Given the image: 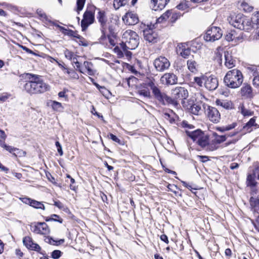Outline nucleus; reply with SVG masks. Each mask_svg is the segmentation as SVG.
Segmentation results:
<instances>
[{"label": "nucleus", "instance_id": "obj_41", "mask_svg": "<svg viewBox=\"0 0 259 259\" xmlns=\"http://www.w3.org/2000/svg\"><path fill=\"white\" fill-rule=\"evenodd\" d=\"M85 2V0H77L76 11L78 14L83 9Z\"/></svg>", "mask_w": 259, "mask_h": 259}, {"label": "nucleus", "instance_id": "obj_9", "mask_svg": "<svg viewBox=\"0 0 259 259\" xmlns=\"http://www.w3.org/2000/svg\"><path fill=\"white\" fill-rule=\"evenodd\" d=\"M204 107L205 113L210 121L213 123H218L221 119V114L218 109L215 107L206 105Z\"/></svg>", "mask_w": 259, "mask_h": 259}, {"label": "nucleus", "instance_id": "obj_26", "mask_svg": "<svg viewBox=\"0 0 259 259\" xmlns=\"http://www.w3.org/2000/svg\"><path fill=\"white\" fill-rule=\"evenodd\" d=\"M187 65L188 69L191 72L195 73L197 71L198 64L195 61L192 59H189L187 61Z\"/></svg>", "mask_w": 259, "mask_h": 259}, {"label": "nucleus", "instance_id": "obj_57", "mask_svg": "<svg viewBox=\"0 0 259 259\" xmlns=\"http://www.w3.org/2000/svg\"><path fill=\"white\" fill-rule=\"evenodd\" d=\"M108 137H109L111 139H112L113 141L118 143V144H121V141L120 139H119L116 136H115L114 135L111 134V133H110L109 135H108Z\"/></svg>", "mask_w": 259, "mask_h": 259}, {"label": "nucleus", "instance_id": "obj_51", "mask_svg": "<svg viewBox=\"0 0 259 259\" xmlns=\"http://www.w3.org/2000/svg\"><path fill=\"white\" fill-rule=\"evenodd\" d=\"M66 72L70 75V76L73 78H78V75L76 73V72L73 70V69H67L66 71Z\"/></svg>", "mask_w": 259, "mask_h": 259}, {"label": "nucleus", "instance_id": "obj_55", "mask_svg": "<svg viewBox=\"0 0 259 259\" xmlns=\"http://www.w3.org/2000/svg\"><path fill=\"white\" fill-rule=\"evenodd\" d=\"M241 113L244 116H251L252 115L253 112L249 110L245 109L244 108H242L241 109Z\"/></svg>", "mask_w": 259, "mask_h": 259}, {"label": "nucleus", "instance_id": "obj_38", "mask_svg": "<svg viewBox=\"0 0 259 259\" xmlns=\"http://www.w3.org/2000/svg\"><path fill=\"white\" fill-rule=\"evenodd\" d=\"M214 136H215L214 141L217 144H221L223 142L225 141L227 139L226 135H222L219 136L217 135V134L215 133L213 134Z\"/></svg>", "mask_w": 259, "mask_h": 259}, {"label": "nucleus", "instance_id": "obj_44", "mask_svg": "<svg viewBox=\"0 0 259 259\" xmlns=\"http://www.w3.org/2000/svg\"><path fill=\"white\" fill-rule=\"evenodd\" d=\"M64 53L65 57L67 59H69L70 60H73V58L75 57L74 53L69 51L68 49H66L64 51Z\"/></svg>", "mask_w": 259, "mask_h": 259}, {"label": "nucleus", "instance_id": "obj_17", "mask_svg": "<svg viewBox=\"0 0 259 259\" xmlns=\"http://www.w3.org/2000/svg\"><path fill=\"white\" fill-rule=\"evenodd\" d=\"M124 22L127 25H134L139 22V18L137 14L133 12L126 13L122 17Z\"/></svg>", "mask_w": 259, "mask_h": 259}, {"label": "nucleus", "instance_id": "obj_47", "mask_svg": "<svg viewBox=\"0 0 259 259\" xmlns=\"http://www.w3.org/2000/svg\"><path fill=\"white\" fill-rule=\"evenodd\" d=\"M46 177L48 180L50 182L52 183L53 184L60 187H61V186L60 185L58 184L56 182L55 178L50 172L46 173Z\"/></svg>", "mask_w": 259, "mask_h": 259}, {"label": "nucleus", "instance_id": "obj_27", "mask_svg": "<svg viewBox=\"0 0 259 259\" xmlns=\"http://www.w3.org/2000/svg\"><path fill=\"white\" fill-rule=\"evenodd\" d=\"M251 29H259V12L253 15L250 19Z\"/></svg>", "mask_w": 259, "mask_h": 259}, {"label": "nucleus", "instance_id": "obj_16", "mask_svg": "<svg viewBox=\"0 0 259 259\" xmlns=\"http://www.w3.org/2000/svg\"><path fill=\"white\" fill-rule=\"evenodd\" d=\"M161 81L167 85L176 84L178 82V77L174 73H166L161 77Z\"/></svg>", "mask_w": 259, "mask_h": 259}, {"label": "nucleus", "instance_id": "obj_52", "mask_svg": "<svg viewBox=\"0 0 259 259\" xmlns=\"http://www.w3.org/2000/svg\"><path fill=\"white\" fill-rule=\"evenodd\" d=\"M172 16L171 18V22H174L176 21L178 18L181 16V14L179 12H174L172 13Z\"/></svg>", "mask_w": 259, "mask_h": 259}, {"label": "nucleus", "instance_id": "obj_42", "mask_svg": "<svg viewBox=\"0 0 259 259\" xmlns=\"http://www.w3.org/2000/svg\"><path fill=\"white\" fill-rule=\"evenodd\" d=\"M72 63L75 65L76 70H78L80 73H84V72L82 70L80 63L77 61L76 57H74L72 60Z\"/></svg>", "mask_w": 259, "mask_h": 259}, {"label": "nucleus", "instance_id": "obj_43", "mask_svg": "<svg viewBox=\"0 0 259 259\" xmlns=\"http://www.w3.org/2000/svg\"><path fill=\"white\" fill-rule=\"evenodd\" d=\"M36 13H37V15L39 16V17H40V18L42 21L45 20L46 21H49V20L47 15L42 10L38 9L36 11Z\"/></svg>", "mask_w": 259, "mask_h": 259}, {"label": "nucleus", "instance_id": "obj_54", "mask_svg": "<svg viewBox=\"0 0 259 259\" xmlns=\"http://www.w3.org/2000/svg\"><path fill=\"white\" fill-rule=\"evenodd\" d=\"M114 51L115 53L117 54L119 57H122L123 56V53L121 51L120 48L118 46H116V47H115V48L114 49Z\"/></svg>", "mask_w": 259, "mask_h": 259}, {"label": "nucleus", "instance_id": "obj_18", "mask_svg": "<svg viewBox=\"0 0 259 259\" xmlns=\"http://www.w3.org/2000/svg\"><path fill=\"white\" fill-rule=\"evenodd\" d=\"M170 0H151L150 3V8L154 10H161L165 8Z\"/></svg>", "mask_w": 259, "mask_h": 259}, {"label": "nucleus", "instance_id": "obj_56", "mask_svg": "<svg viewBox=\"0 0 259 259\" xmlns=\"http://www.w3.org/2000/svg\"><path fill=\"white\" fill-rule=\"evenodd\" d=\"M252 83L254 87L259 88V75L254 76Z\"/></svg>", "mask_w": 259, "mask_h": 259}, {"label": "nucleus", "instance_id": "obj_3", "mask_svg": "<svg viewBox=\"0 0 259 259\" xmlns=\"http://www.w3.org/2000/svg\"><path fill=\"white\" fill-rule=\"evenodd\" d=\"M228 21L230 25L238 29L245 31L251 29L250 19L242 14L231 15Z\"/></svg>", "mask_w": 259, "mask_h": 259}, {"label": "nucleus", "instance_id": "obj_37", "mask_svg": "<svg viewBox=\"0 0 259 259\" xmlns=\"http://www.w3.org/2000/svg\"><path fill=\"white\" fill-rule=\"evenodd\" d=\"M236 126V123H233L232 124L227 125L226 126L217 127V130L218 131H220L221 132H224L225 131H229L230 130L234 128Z\"/></svg>", "mask_w": 259, "mask_h": 259}, {"label": "nucleus", "instance_id": "obj_23", "mask_svg": "<svg viewBox=\"0 0 259 259\" xmlns=\"http://www.w3.org/2000/svg\"><path fill=\"white\" fill-rule=\"evenodd\" d=\"M256 178V175H254V169L252 174H248L246 178V184L247 187L250 188L255 187L257 185V182L255 180Z\"/></svg>", "mask_w": 259, "mask_h": 259}, {"label": "nucleus", "instance_id": "obj_21", "mask_svg": "<svg viewBox=\"0 0 259 259\" xmlns=\"http://www.w3.org/2000/svg\"><path fill=\"white\" fill-rule=\"evenodd\" d=\"M224 57L225 59V66L228 68H231L235 65V60L233 58L232 54L229 51L224 52Z\"/></svg>", "mask_w": 259, "mask_h": 259}, {"label": "nucleus", "instance_id": "obj_8", "mask_svg": "<svg viewBox=\"0 0 259 259\" xmlns=\"http://www.w3.org/2000/svg\"><path fill=\"white\" fill-rule=\"evenodd\" d=\"M223 31L218 27L211 26L206 31L204 38L206 41H214L222 37Z\"/></svg>", "mask_w": 259, "mask_h": 259}, {"label": "nucleus", "instance_id": "obj_31", "mask_svg": "<svg viewBox=\"0 0 259 259\" xmlns=\"http://www.w3.org/2000/svg\"><path fill=\"white\" fill-rule=\"evenodd\" d=\"M45 219L46 222L54 221L61 224L63 223V219L59 215L56 214H52L50 217H45Z\"/></svg>", "mask_w": 259, "mask_h": 259}, {"label": "nucleus", "instance_id": "obj_34", "mask_svg": "<svg viewBox=\"0 0 259 259\" xmlns=\"http://www.w3.org/2000/svg\"><path fill=\"white\" fill-rule=\"evenodd\" d=\"M51 106L54 110L57 111H60L63 109V107L61 103L55 101H53L52 102Z\"/></svg>", "mask_w": 259, "mask_h": 259}, {"label": "nucleus", "instance_id": "obj_53", "mask_svg": "<svg viewBox=\"0 0 259 259\" xmlns=\"http://www.w3.org/2000/svg\"><path fill=\"white\" fill-rule=\"evenodd\" d=\"M171 14V11L167 10L165 13H164L161 16L159 19H161L162 20H166L170 16V15Z\"/></svg>", "mask_w": 259, "mask_h": 259}, {"label": "nucleus", "instance_id": "obj_39", "mask_svg": "<svg viewBox=\"0 0 259 259\" xmlns=\"http://www.w3.org/2000/svg\"><path fill=\"white\" fill-rule=\"evenodd\" d=\"M23 242L24 245L28 248L29 249L33 243V241L32 239V238L29 236H26L23 238Z\"/></svg>", "mask_w": 259, "mask_h": 259}, {"label": "nucleus", "instance_id": "obj_24", "mask_svg": "<svg viewBox=\"0 0 259 259\" xmlns=\"http://www.w3.org/2000/svg\"><path fill=\"white\" fill-rule=\"evenodd\" d=\"M83 66L87 70V73L91 76H94L96 73V70L94 69V65L91 62L84 61Z\"/></svg>", "mask_w": 259, "mask_h": 259}, {"label": "nucleus", "instance_id": "obj_20", "mask_svg": "<svg viewBox=\"0 0 259 259\" xmlns=\"http://www.w3.org/2000/svg\"><path fill=\"white\" fill-rule=\"evenodd\" d=\"M177 51L180 52V55L182 57L188 58L190 55L191 49L187 47V45L184 44H180L178 45Z\"/></svg>", "mask_w": 259, "mask_h": 259}, {"label": "nucleus", "instance_id": "obj_22", "mask_svg": "<svg viewBox=\"0 0 259 259\" xmlns=\"http://www.w3.org/2000/svg\"><path fill=\"white\" fill-rule=\"evenodd\" d=\"M241 94L242 96L248 99H251L254 96L252 88L248 84H245L241 88Z\"/></svg>", "mask_w": 259, "mask_h": 259}, {"label": "nucleus", "instance_id": "obj_32", "mask_svg": "<svg viewBox=\"0 0 259 259\" xmlns=\"http://www.w3.org/2000/svg\"><path fill=\"white\" fill-rule=\"evenodd\" d=\"M30 206L37 209H45V206L41 202L33 199L32 200Z\"/></svg>", "mask_w": 259, "mask_h": 259}, {"label": "nucleus", "instance_id": "obj_62", "mask_svg": "<svg viewBox=\"0 0 259 259\" xmlns=\"http://www.w3.org/2000/svg\"><path fill=\"white\" fill-rule=\"evenodd\" d=\"M177 8H178V9H179V10H185V9H186L188 7H187V5H186L185 4L181 3V4H180L179 5H178L177 6Z\"/></svg>", "mask_w": 259, "mask_h": 259}, {"label": "nucleus", "instance_id": "obj_48", "mask_svg": "<svg viewBox=\"0 0 259 259\" xmlns=\"http://www.w3.org/2000/svg\"><path fill=\"white\" fill-rule=\"evenodd\" d=\"M203 77L204 76H202V77H195L194 81L198 86L202 87L203 83H204Z\"/></svg>", "mask_w": 259, "mask_h": 259}, {"label": "nucleus", "instance_id": "obj_36", "mask_svg": "<svg viewBox=\"0 0 259 259\" xmlns=\"http://www.w3.org/2000/svg\"><path fill=\"white\" fill-rule=\"evenodd\" d=\"M116 24H111L108 27V30L109 32V34L108 35H111L112 37L115 38L116 37Z\"/></svg>", "mask_w": 259, "mask_h": 259}, {"label": "nucleus", "instance_id": "obj_35", "mask_svg": "<svg viewBox=\"0 0 259 259\" xmlns=\"http://www.w3.org/2000/svg\"><path fill=\"white\" fill-rule=\"evenodd\" d=\"M249 203L251 207L255 209L258 207V205L259 204V199L251 197L249 200Z\"/></svg>", "mask_w": 259, "mask_h": 259}, {"label": "nucleus", "instance_id": "obj_25", "mask_svg": "<svg viewBox=\"0 0 259 259\" xmlns=\"http://www.w3.org/2000/svg\"><path fill=\"white\" fill-rule=\"evenodd\" d=\"M187 109L191 113L195 115H198L200 110H201V106L197 104H190L189 103Z\"/></svg>", "mask_w": 259, "mask_h": 259}, {"label": "nucleus", "instance_id": "obj_28", "mask_svg": "<svg viewBox=\"0 0 259 259\" xmlns=\"http://www.w3.org/2000/svg\"><path fill=\"white\" fill-rule=\"evenodd\" d=\"M215 103L217 105L220 106L228 110L232 108V104L231 102L217 99Z\"/></svg>", "mask_w": 259, "mask_h": 259}, {"label": "nucleus", "instance_id": "obj_40", "mask_svg": "<svg viewBox=\"0 0 259 259\" xmlns=\"http://www.w3.org/2000/svg\"><path fill=\"white\" fill-rule=\"evenodd\" d=\"M256 125L255 119L254 117H253L246 123L245 125L243 126V128H247V130L250 132L251 130H249V129L253 126H256Z\"/></svg>", "mask_w": 259, "mask_h": 259}, {"label": "nucleus", "instance_id": "obj_59", "mask_svg": "<svg viewBox=\"0 0 259 259\" xmlns=\"http://www.w3.org/2000/svg\"><path fill=\"white\" fill-rule=\"evenodd\" d=\"M75 183V180L73 178H71L70 180V188L74 191H75L77 188V187L74 185Z\"/></svg>", "mask_w": 259, "mask_h": 259}, {"label": "nucleus", "instance_id": "obj_49", "mask_svg": "<svg viewBox=\"0 0 259 259\" xmlns=\"http://www.w3.org/2000/svg\"><path fill=\"white\" fill-rule=\"evenodd\" d=\"M62 252L59 250H54L51 254V257L54 259H58L62 254Z\"/></svg>", "mask_w": 259, "mask_h": 259}, {"label": "nucleus", "instance_id": "obj_46", "mask_svg": "<svg viewBox=\"0 0 259 259\" xmlns=\"http://www.w3.org/2000/svg\"><path fill=\"white\" fill-rule=\"evenodd\" d=\"M29 249H31V250H32L36 251H37L38 252L40 253L41 254H44V253L40 252L41 247L37 243H35L33 242V244L32 245H31V246H30V248H29Z\"/></svg>", "mask_w": 259, "mask_h": 259}, {"label": "nucleus", "instance_id": "obj_30", "mask_svg": "<svg viewBox=\"0 0 259 259\" xmlns=\"http://www.w3.org/2000/svg\"><path fill=\"white\" fill-rule=\"evenodd\" d=\"M45 241L50 244L56 245L62 244L65 242V240L64 239H61L59 240H55L50 236L46 237L45 239Z\"/></svg>", "mask_w": 259, "mask_h": 259}, {"label": "nucleus", "instance_id": "obj_64", "mask_svg": "<svg viewBox=\"0 0 259 259\" xmlns=\"http://www.w3.org/2000/svg\"><path fill=\"white\" fill-rule=\"evenodd\" d=\"M254 175H256L257 179L259 180V165H257L255 167Z\"/></svg>", "mask_w": 259, "mask_h": 259}, {"label": "nucleus", "instance_id": "obj_60", "mask_svg": "<svg viewBox=\"0 0 259 259\" xmlns=\"http://www.w3.org/2000/svg\"><path fill=\"white\" fill-rule=\"evenodd\" d=\"M20 47L22 48V49L23 51H25L26 52H27L29 54H33V55L35 54V53L32 50H31L29 48H27L26 47L23 46L22 45H20Z\"/></svg>", "mask_w": 259, "mask_h": 259}, {"label": "nucleus", "instance_id": "obj_11", "mask_svg": "<svg viewBox=\"0 0 259 259\" xmlns=\"http://www.w3.org/2000/svg\"><path fill=\"white\" fill-rule=\"evenodd\" d=\"M153 65L157 71L162 72L169 67L170 62L166 58L160 56L155 59Z\"/></svg>", "mask_w": 259, "mask_h": 259}, {"label": "nucleus", "instance_id": "obj_6", "mask_svg": "<svg viewBox=\"0 0 259 259\" xmlns=\"http://www.w3.org/2000/svg\"><path fill=\"white\" fill-rule=\"evenodd\" d=\"M122 40L125 41V47L129 50L135 49L139 45V36L133 30H128L122 34Z\"/></svg>", "mask_w": 259, "mask_h": 259}, {"label": "nucleus", "instance_id": "obj_5", "mask_svg": "<svg viewBox=\"0 0 259 259\" xmlns=\"http://www.w3.org/2000/svg\"><path fill=\"white\" fill-rule=\"evenodd\" d=\"M243 80V77L241 72L236 69L229 71L224 78L225 85L232 89L239 87Z\"/></svg>", "mask_w": 259, "mask_h": 259}, {"label": "nucleus", "instance_id": "obj_2", "mask_svg": "<svg viewBox=\"0 0 259 259\" xmlns=\"http://www.w3.org/2000/svg\"><path fill=\"white\" fill-rule=\"evenodd\" d=\"M187 135L194 142H195L202 148H206L209 151H213L217 148L209 145V136L201 130L198 129L193 131H186Z\"/></svg>", "mask_w": 259, "mask_h": 259}, {"label": "nucleus", "instance_id": "obj_1", "mask_svg": "<svg viewBox=\"0 0 259 259\" xmlns=\"http://www.w3.org/2000/svg\"><path fill=\"white\" fill-rule=\"evenodd\" d=\"M26 77L28 80L24 85V89L27 93L31 95L42 94L50 90L49 85L45 82L39 75L27 73Z\"/></svg>", "mask_w": 259, "mask_h": 259}, {"label": "nucleus", "instance_id": "obj_4", "mask_svg": "<svg viewBox=\"0 0 259 259\" xmlns=\"http://www.w3.org/2000/svg\"><path fill=\"white\" fill-rule=\"evenodd\" d=\"M147 84L151 90L153 98L161 105L168 106L171 105L172 102H174V101L171 99V97L167 95L165 92L161 91L158 84L149 81Z\"/></svg>", "mask_w": 259, "mask_h": 259}, {"label": "nucleus", "instance_id": "obj_33", "mask_svg": "<svg viewBox=\"0 0 259 259\" xmlns=\"http://www.w3.org/2000/svg\"><path fill=\"white\" fill-rule=\"evenodd\" d=\"M236 37L235 30H232L229 32H227L225 34V39L228 41H232Z\"/></svg>", "mask_w": 259, "mask_h": 259}, {"label": "nucleus", "instance_id": "obj_15", "mask_svg": "<svg viewBox=\"0 0 259 259\" xmlns=\"http://www.w3.org/2000/svg\"><path fill=\"white\" fill-rule=\"evenodd\" d=\"M149 81L155 82V79L153 78H148L147 80H145L143 83L140 84V86L139 87L138 92L139 95L143 96L144 97L150 98L151 93L150 90L148 88V87H149L148 85L147 84V83H148Z\"/></svg>", "mask_w": 259, "mask_h": 259}, {"label": "nucleus", "instance_id": "obj_13", "mask_svg": "<svg viewBox=\"0 0 259 259\" xmlns=\"http://www.w3.org/2000/svg\"><path fill=\"white\" fill-rule=\"evenodd\" d=\"M95 20L94 14L91 11H86L81 21L82 30L84 31L89 25L92 24Z\"/></svg>", "mask_w": 259, "mask_h": 259}, {"label": "nucleus", "instance_id": "obj_45", "mask_svg": "<svg viewBox=\"0 0 259 259\" xmlns=\"http://www.w3.org/2000/svg\"><path fill=\"white\" fill-rule=\"evenodd\" d=\"M26 155V152L25 151H23L21 149H19L18 148H16L15 152L13 153V155L15 156H19V157L25 156Z\"/></svg>", "mask_w": 259, "mask_h": 259}, {"label": "nucleus", "instance_id": "obj_29", "mask_svg": "<svg viewBox=\"0 0 259 259\" xmlns=\"http://www.w3.org/2000/svg\"><path fill=\"white\" fill-rule=\"evenodd\" d=\"M240 9H242L244 12L250 13L252 11L253 7L249 5L248 3L243 1L240 5Z\"/></svg>", "mask_w": 259, "mask_h": 259}, {"label": "nucleus", "instance_id": "obj_14", "mask_svg": "<svg viewBox=\"0 0 259 259\" xmlns=\"http://www.w3.org/2000/svg\"><path fill=\"white\" fill-rule=\"evenodd\" d=\"M98 10L99 11L97 16V19H98L99 22L100 23L101 27V30L102 33L101 39H103V38L105 37V31L107 19L105 11H101L99 9Z\"/></svg>", "mask_w": 259, "mask_h": 259}, {"label": "nucleus", "instance_id": "obj_19", "mask_svg": "<svg viewBox=\"0 0 259 259\" xmlns=\"http://www.w3.org/2000/svg\"><path fill=\"white\" fill-rule=\"evenodd\" d=\"M144 38L149 42H156L157 40V33L151 29H146L143 30Z\"/></svg>", "mask_w": 259, "mask_h": 259}, {"label": "nucleus", "instance_id": "obj_7", "mask_svg": "<svg viewBox=\"0 0 259 259\" xmlns=\"http://www.w3.org/2000/svg\"><path fill=\"white\" fill-rule=\"evenodd\" d=\"M188 92L187 89L184 87H177L171 90V99L174 102L171 103V105L174 107H177L179 103V101L181 100L184 102V100L187 99L188 97Z\"/></svg>", "mask_w": 259, "mask_h": 259}, {"label": "nucleus", "instance_id": "obj_50", "mask_svg": "<svg viewBox=\"0 0 259 259\" xmlns=\"http://www.w3.org/2000/svg\"><path fill=\"white\" fill-rule=\"evenodd\" d=\"M128 0H114V6L115 7V3L118 5V8L120 6H123L126 5L128 3Z\"/></svg>", "mask_w": 259, "mask_h": 259}, {"label": "nucleus", "instance_id": "obj_63", "mask_svg": "<svg viewBox=\"0 0 259 259\" xmlns=\"http://www.w3.org/2000/svg\"><path fill=\"white\" fill-rule=\"evenodd\" d=\"M54 204L60 209H62L64 206L63 204L60 201H55Z\"/></svg>", "mask_w": 259, "mask_h": 259}, {"label": "nucleus", "instance_id": "obj_10", "mask_svg": "<svg viewBox=\"0 0 259 259\" xmlns=\"http://www.w3.org/2000/svg\"><path fill=\"white\" fill-rule=\"evenodd\" d=\"M30 227L31 231L36 234L48 235L50 232L49 226L45 222L34 223Z\"/></svg>", "mask_w": 259, "mask_h": 259}, {"label": "nucleus", "instance_id": "obj_61", "mask_svg": "<svg viewBox=\"0 0 259 259\" xmlns=\"http://www.w3.org/2000/svg\"><path fill=\"white\" fill-rule=\"evenodd\" d=\"M167 188H168V191L171 192H173L175 189H178L177 186L174 184H168Z\"/></svg>", "mask_w": 259, "mask_h": 259}, {"label": "nucleus", "instance_id": "obj_58", "mask_svg": "<svg viewBox=\"0 0 259 259\" xmlns=\"http://www.w3.org/2000/svg\"><path fill=\"white\" fill-rule=\"evenodd\" d=\"M16 148L15 147L7 145L4 149L7 151H9L10 153L13 154V153L15 152V151Z\"/></svg>", "mask_w": 259, "mask_h": 259}, {"label": "nucleus", "instance_id": "obj_12", "mask_svg": "<svg viewBox=\"0 0 259 259\" xmlns=\"http://www.w3.org/2000/svg\"><path fill=\"white\" fill-rule=\"evenodd\" d=\"M203 80L205 87L209 91L215 90L219 85L218 78L214 75H205L203 77Z\"/></svg>", "mask_w": 259, "mask_h": 259}]
</instances>
